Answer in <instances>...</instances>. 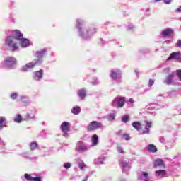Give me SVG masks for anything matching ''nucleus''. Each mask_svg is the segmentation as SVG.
<instances>
[{
    "mask_svg": "<svg viewBox=\"0 0 181 181\" xmlns=\"http://www.w3.org/2000/svg\"><path fill=\"white\" fill-rule=\"evenodd\" d=\"M13 37L16 40H22L23 38V34L19 30H13Z\"/></svg>",
    "mask_w": 181,
    "mask_h": 181,
    "instance_id": "nucleus-8",
    "label": "nucleus"
},
{
    "mask_svg": "<svg viewBox=\"0 0 181 181\" xmlns=\"http://www.w3.org/2000/svg\"><path fill=\"white\" fill-rule=\"evenodd\" d=\"M129 103H130L131 104L134 103V99H132V98H130V99L129 100Z\"/></svg>",
    "mask_w": 181,
    "mask_h": 181,
    "instance_id": "nucleus-43",
    "label": "nucleus"
},
{
    "mask_svg": "<svg viewBox=\"0 0 181 181\" xmlns=\"http://www.w3.org/2000/svg\"><path fill=\"white\" fill-rule=\"evenodd\" d=\"M20 41L21 47H28V46H29V40L23 37V39L20 40Z\"/></svg>",
    "mask_w": 181,
    "mask_h": 181,
    "instance_id": "nucleus-15",
    "label": "nucleus"
},
{
    "mask_svg": "<svg viewBox=\"0 0 181 181\" xmlns=\"http://www.w3.org/2000/svg\"><path fill=\"white\" fill-rule=\"evenodd\" d=\"M78 95L81 98V100H84L86 98V89H80L78 91Z\"/></svg>",
    "mask_w": 181,
    "mask_h": 181,
    "instance_id": "nucleus-17",
    "label": "nucleus"
},
{
    "mask_svg": "<svg viewBox=\"0 0 181 181\" xmlns=\"http://www.w3.org/2000/svg\"><path fill=\"white\" fill-rule=\"evenodd\" d=\"M24 177L26 179V180H28V181H42V177H33L30 176V175L29 174H25Z\"/></svg>",
    "mask_w": 181,
    "mask_h": 181,
    "instance_id": "nucleus-11",
    "label": "nucleus"
},
{
    "mask_svg": "<svg viewBox=\"0 0 181 181\" xmlns=\"http://www.w3.org/2000/svg\"><path fill=\"white\" fill-rule=\"evenodd\" d=\"M30 148L31 151H35V149H36V148H37V142L31 143L30 145Z\"/></svg>",
    "mask_w": 181,
    "mask_h": 181,
    "instance_id": "nucleus-25",
    "label": "nucleus"
},
{
    "mask_svg": "<svg viewBox=\"0 0 181 181\" xmlns=\"http://www.w3.org/2000/svg\"><path fill=\"white\" fill-rule=\"evenodd\" d=\"M23 120V118L21 115H17L13 119L14 122H17V124H21V122H22Z\"/></svg>",
    "mask_w": 181,
    "mask_h": 181,
    "instance_id": "nucleus-22",
    "label": "nucleus"
},
{
    "mask_svg": "<svg viewBox=\"0 0 181 181\" xmlns=\"http://www.w3.org/2000/svg\"><path fill=\"white\" fill-rule=\"evenodd\" d=\"M181 54L180 52H172L167 60H180Z\"/></svg>",
    "mask_w": 181,
    "mask_h": 181,
    "instance_id": "nucleus-9",
    "label": "nucleus"
},
{
    "mask_svg": "<svg viewBox=\"0 0 181 181\" xmlns=\"http://www.w3.org/2000/svg\"><path fill=\"white\" fill-rule=\"evenodd\" d=\"M163 2L165 4H170V2H172V0H163Z\"/></svg>",
    "mask_w": 181,
    "mask_h": 181,
    "instance_id": "nucleus-41",
    "label": "nucleus"
},
{
    "mask_svg": "<svg viewBox=\"0 0 181 181\" xmlns=\"http://www.w3.org/2000/svg\"><path fill=\"white\" fill-rule=\"evenodd\" d=\"M6 119L4 117H0V129H2L4 127H6Z\"/></svg>",
    "mask_w": 181,
    "mask_h": 181,
    "instance_id": "nucleus-20",
    "label": "nucleus"
},
{
    "mask_svg": "<svg viewBox=\"0 0 181 181\" xmlns=\"http://www.w3.org/2000/svg\"><path fill=\"white\" fill-rule=\"evenodd\" d=\"M173 77H174L173 73L170 74L168 76V78H167V80L165 81L166 84H170L171 83H173Z\"/></svg>",
    "mask_w": 181,
    "mask_h": 181,
    "instance_id": "nucleus-24",
    "label": "nucleus"
},
{
    "mask_svg": "<svg viewBox=\"0 0 181 181\" xmlns=\"http://www.w3.org/2000/svg\"><path fill=\"white\" fill-rule=\"evenodd\" d=\"M47 54V49L44 48L40 51H37L34 55V60L32 62L28 63L22 67L23 71H28L30 69L35 68L37 64H40L43 62V57Z\"/></svg>",
    "mask_w": 181,
    "mask_h": 181,
    "instance_id": "nucleus-1",
    "label": "nucleus"
},
{
    "mask_svg": "<svg viewBox=\"0 0 181 181\" xmlns=\"http://www.w3.org/2000/svg\"><path fill=\"white\" fill-rule=\"evenodd\" d=\"M177 47H181V40H179L177 42Z\"/></svg>",
    "mask_w": 181,
    "mask_h": 181,
    "instance_id": "nucleus-42",
    "label": "nucleus"
},
{
    "mask_svg": "<svg viewBox=\"0 0 181 181\" xmlns=\"http://www.w3.org/2000/svg\"><path fill=\"white\" fill-rule=\"evenodd\" d=\"M98 82L97 81H95V83H93V84H98Z\"/></svg>",
    "mask_w": 181,
    "mask_h": 181,
    "instance_id": "nucleus-45",
    "label": "nucleus"
},
{
    "mask_svg": "<svg viewBox=\"0 0 181 181\" xmlns=\"http://www.w3.org/2000/svg\"><path fill=\"white\" fill-rule=\"evenodd\" d=\"M151 127H152V122H146V128L150 129Z\"/></svg>",
    "mask_w": 181,
    "mask_h": 181,
    "instance_id": "nucleus-35",
    "label": "nucleus"
},
{
    "mask_svg": "<svg viewBox=\"0 0 181 181\" xmlns=\"http://www.w3.org/2000/svg\"><path fill=\"white\" fill-rule=\"evenodd\" d=\"M29 119H32V117H30V115L29 114H27L24 119H23V121H29Z\"/></svg>",
    "mask_w": 181,
    "mask_h": 181,
    "instance_id": "nucleus-32",
    "label": "nucleus"
},
{
    "mask_svg": "<svg viewBox=\"0 0 181 181\" xmlns=\"http://www.w3.org/2000/svg\"><path fill=\"white\" fill-rule=\"evenodd\" d=\"M142 175L144 177H146V179H148V173L143 171Z\"/></svg>",
    "mask_w": 181,
    "mask_h": 181,
    "instance_id": "nucleus-39",
    "label": "nucleus"
},
{
    "mask_svg": "<svg viewBox=\"0 0 181 181\" xmlns=\"http://www.w3.org/2000/svg\"><path fill=\"white\" fill-rule=\"evenodd\" d=\"M82 22L78 21L76 23V28L79 30V35L82 37H90L93 35L97 33V29L95 27H88L86 28L83 31L81 30Z\"/></svg>",
    "mask_w": 181,
    "mask_h": 181,
    "instance_id": "nucleus-2",
    "label": "nucleus"
},
{
    "mask_svg": "<svg viewBox=\"0 0 181 181\" xmlns=\"http://www.w3.org/2000/svg\"><path fill=\"white\" fill-rule=\"evenodd\" d=\"M111 77L113 80H117V78H120L121 75L118 74V72H115L114 71H112Z\"/></svg>",
    "mask_w": 181,
    "mask_h": 181,
    "instance_id": "nucleus-21",
    "label": "nucleus"
},
{
    "mask_svg": "<svg viewBox=\"0 0 181 181\" xmlns=\"http://www.w3.org/2000/svg\"><path fill=\"white\" fill-rule=\"evenodd\" d=\"M155 83V81L153 79H150L148 82V87H152L153 84Z\"/></svg>",
    "mask_w": 181,
    "mask_h": 181,
    "instance_id": "nucleus-34",
    "label": "nucleus"
},
{
    "mask_svg": "<svg viewBox=\"0 0 181 181\" xmlns=\"http://www.w3.org/2000/svg\"><path fill=\"white\" fill-rule=\"evenodd\" d=\"M147 150L151 153H156V152H158V148H156V146L153 144H148L147 146Z\"/></svg>",
    "mask_w": 181,
    "mask_h": 181,
    "instance_id": "nucleus-13",
    "label": "nucleus"
},
{
    "mask_svg": "<svg viewBox=\"0 0 181 181\" xmlns=\"http://www.w3.org/2000/svg\"><path fill=\"white\" fill-rule=\"evenodd\" d=\"M173 30L170 28H167L162 31V35L163 36H165V37L170 36V35H173Z\"/></svg>",
    "mask_w": 181,
    "mask_h": 181,
    "instance_id": "nucleus-16",
    "label": "nucleus"
},
{
    "mask_svg": "<svg viewBox=\"0 0 181 181\" xmlns=\"http://www.w3.org/2000/svg\"><path fill=\"white\" fill-rule=\"evenodd\" d=\"M122 122H128L129 121V116L124 115L122 119Z\"/></svg>",
    "mask_w": 181,
    "mask_h": 181,
    "instance_id": "nucleus-27",
    "label": "nucleus"
},
{
    "mask_svg": "<svg viewBox=\"0 0 181 181\" xmlns=\"http://www.w3.org/2000/svg\"><path fill=\"white\" fill-rule=\"evenodd\" d=\"M148 132H149V128L145 127V129L143 131V134H148Z\"/></svg>",
    "mask_w": 181,
    "mask_h": 181,
    "instance_id": "nucleus-36",
    "label": "nucleus"
},
{
    "mask_svg": "<svg viewBox=\"0 0 181 181\" xmlns=\"http://www.w3.org/2000/svg\"><path fill=\"white\" fill-rule=\"evenodd\" d=\"M81 108L80 107L76 106L72 108L71 112L72 114H74V115H78V113L81 112Z\"/></svg>",
    "mask_w": 181,
    "mask_h": 181,
    "instance_id": "nucleus-19",
    "label": "nucleus"
},
{
    "mask_svg": "<svg viewBox=\"0 0 181 181\" xmlns=\"http://www.w3.org/2000/svg\"><path fill=\"white\" fill-rule=\"evenodd\" d=\"M78 168L81 170L84 169V168H86V164L84 163L83 161H81L78 163Z\"/></svg>",
    "mask_w": 181,
    "mask_h": 181,
    "instance_id": "nucleus-26",
    "label": "nucleus"
},
{
    "mask_svg": "<svg viewBox=\"0 0 181 181\" xmlns=\"http://www.w3.org/2000/svg\"><path fill=\"white\" fill-rule=\"evenodd\" d=\"M121 165L122 166V168H125V167L128 166V163L122 162V163H121Z\"/></svg>",
    "mask_w": 181,
    "mask_h": 181,
    "instance_id": "nucleus-38",
    "label": "nucleus"
},
{
    "mask_svg": "<svg viewBox=\"0 0 181 181\" xmlns=\"http://www.w3.org/2000/svg\"><path fill=\"white\" fill-rule=\"evenodd\" d=\"M79 149H81V151H87V147L86 146H81L79 147Z\"/></svg>",
    "mask_w": 181,
    "mask_h": 181,
    "instance_id": "nucleus-37",
    "label": "nucleus"
},
{
    "mask_svg": "<svg viewBox=\"0 0 181 181\" xmlns=\"http://www.w3.org/2000/svg\"><path fill=\"white\" fill-rule=\"evenodd\" d=\"M156 2H159V1H161V0H155Z\"/></svg>",
    "mask_w": 181,
    "mask_h": 181,
    "instance_id": "nucleus-46",
    "label": "nucleus"
},
{
    "mask_svg": "<svg viewBox=\"0 0 181 181\" xmlns=\"http://www.w3.org/2000/svg\"><path fill=\"white\" fill-rule=\"evenodd\" d=\"M103 127V124L101 122H98L97 121H93L89 123L87 131H96V129H100V128Z\"/></svg>",
    "mask_w": 181,
    "mask_h": 181,
    "instance_id": "nucleus-4",
    "label": "nucleus"
},
{
    "mask_svg": "<svg viewBox=\"0 0 181 181\" xmlns=\"http://www.w3.org/2000/svg\"><path fill=\"white\" fill-rule=\"evenodd\" d=\"M153 168H163L165 169V163L163 160L158 158L155 160L153 164Z\"/></svg>",
    "mask_w": 181,
    "mask_h": 181,
    "instance_id": "nucleus-10",
    "label": "nucleus"
},
{
    "mask_svg": "<svg viewBox=\"0 0 181 181\" xmlns=\"http://www.w3.org/2000/svg\"><path fill=\"white\" fill-rule=\"evenodd\" d=\"M177 12H181V6L176 10Z\"/></svg>",
    "mask_w": 181,
    "mask_h": 181,
    "instance_id": "nucleus-44",
    "label": "nucleus"
},
{
    "mask_svg": "<svg viewBox=\"0 0 181 181\" xmlns=\"http://www.w3.org/2000/svg\"><path fill=\"white\" fill-rule=\"evenodd\" d=\"M122 138H124L126 141H129L131 139V137H129V135L128 134H124L122 135Z\"/></svg>",
    "mask_w": 181,
    "mask_h": 181,
    "instance_id": "nucleus-28",
    "label": "nucleus"
},
{
    "mask_svg": "<svg viewBox=\"0 0 181 181\" xmlns=\"http://www.w3.org/2000/svg\"><path fill=\"white\" fill-rule=\"evenodd\" d=\"M112 107H116V108H122L125 105V98L121 97L119 98L117 104V99L113 100L112 103Z\"/></svg>",
    "mask_w": 181,
    "mask_h": 181,
    "instance_id": "nucleus-6",
    "label": "nucleus"
},
{
    "mask_svg": "<svg viewBox=\"0 0 181 181\" xmlns=\"http://www.w3.org/2000/svg\"><path fill=\"white\" fill-rule=\"evenodd\" d=\"M43 77V69L34 72V80L39 81Z\"/></svg>",
    "mask_w": 181,
    "mask_h": 181,
    "instance_id": "nucleus-12",
    "label": "nucleus"
},
{
    "mask_svg": "<svg viewBox=\"0 0 181 181\" xmlns=\"http://www.w3.org/2000/svg\"><path fill=\"white\" fill-rule=\"evenodd\" d=\"M117 151L119 153H125V151H124V149L122 148V147H121V146H117Z\"/></svg>",
    "mask_w": 181,
    "mask_h": 181,
    "instance_id": "nucleus-31",
    "label": "nucleus"
},
{
    "mask_svg": "<svg viewBox=\"0 0 181 181\" xmlns=\"http://www.w3.org/2000/svg\"><path fill=\"white\" fill-rule=\"evenodd\" d=\"M92 146H97L98 145V136L97 134H93L91 138Z\"/></svg>",
    "mask_w": 181,
    "mask_h": 181,
    "instance_id": "nucleus-14",
    "label": "nucleus"
},
{
    "mask_svg": "<svg viewBox=\"0 0 181 181\" xmlns=\"http://www.w3.org/2000/svg\"><path fill=\"white\" fill-rule=\"evenodd\" d=\"M156 176H166V171L165 170H159L156 171Z\"/></svg>",
    "mask_w": 181,
    "mask_h": 181,
    "instance_id": "nucleus-23",
    "label": "nucleus"
},
{
    "mask_svg": "<svg viewBox=\"0 0 181 181\" xmlns=\"http://www.w3.org/2000/svg\"><path fill=\"white\" fill-rule=\"evenodd\" d=\"M15 64H16V59L15 57H8L4 59V65L6 67H13Z\"/></svg>",
    "mask_w": 181,
    "mask_h": 181,
    "instance_id": "nucleus-5",
    "label": "nucleus"
},
{
    "mask_svg": "<svg viewBox=\"0 0 181 181\" xmlns=\"http://www.w3.org/2000/svg\"><path fill=\"white\" fill-rule=\"evenodd\" d=\"M64 168H65V169H70V168H71V164L70 163H65L64 164Z\"/></svg>",
    "mask_w": 181,
    "mask_h": 181,
    "instance_id": "nucleus-30",
    "label": "nucleus"
},
{
    "mask_svg": "<svg viewBox=\"0 0 181 181\" xmlns=\"http://www.w3.org/2000/svg\"><path fill=\"white\" fill-rule=\"evenodd\" d=\"M110 119H111L112 121L115 119V115H111L110 116Z\"/></svg>",
    "mask_w": 181,
    "mask_h": 181,
    "instance_id": "nucleus-40",
    "label": "nucleus"
},
{
    "mask_svg": "<svg viewBox=\"0 0 181 181\" xmlns=\"http://www.w3.org/2000/svg\"><path fill=\"white\" fill-rule=\"evenodd\" d=\"M132 127L136 129V131H141L142 129V125L139 122H134L132 123Z\"/></svg>",
    "mask_w": 181,
    "mask_h": 181,
    "instance_id": "nucleus-18",
    "label": "nucleus"
},
{
    "mask_svg": "<svg viewBox=\"0 0 181 181\" xmlns=\"http://www.w3.org/2000/svg\"><path fill=\"white\" fill-rule=\"evenodd\" d=\"M5 45L6 46L10 47L12 52H16V50H18V43L13 41V37L12 36L7 37L5 41Z\"/></svg>",
    "mask_w": 181,
    "mask_h": 181,
    "instance_id": "nucleus-3",
    "label": "nucleus"
},
{
    "mask_svg": "<svg viewBox=\"0 0 181 181\" xmlns=\"http://www.w3.org/2000/svg\"><path fill=\"white\" fill-rule=\"evenodd\" d=\"M177 76L180 81H181V69L177 70Z\"/></svg>",
    "mask_w": 181,
    "mask_h": 181,
    "instance_id": "nucleus-33",
    "label": "nucleus"
},
{
    "mask_svg": "<svg viewBox=\"0 0 181 181\" xmlns=\"http://www.w3.org/2000/svg\"><path fill=\"white\" fill-rule=\"evenodd\" d=\"M61 130L64 133L63 136H67V134L70 132V123L69 122H64L61 124Z\"/></svg>",
    "mask_w": 181,
    "mask_h": 181,
    "instance_id": "nucleus-7",
    "label": "nucleus"
},
{
    "mask_svg": "<svg viewBox=\"0 0 181 181\" xmlns=\"http://www.w3.org/2000/svg\"><path fill=\"white\" fill-rule=\"evenodd\" d=\"M11 98H12V100H16V98H18V93H13L11 95Z\"/></svg>",
    "mask_w": 181,
    "mask_h": 181,
    "instance_id": "nucleus-29",
    "label": "nucleus"
}]
</instances>
